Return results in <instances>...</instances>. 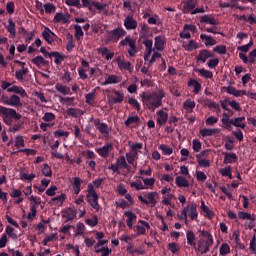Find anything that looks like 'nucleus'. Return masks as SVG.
Instances as JSON below:
<instances>
[{"label":"nucleus","instance_id":"nucleus-1","mask_svg":"<svg viewBox=\"0 0 256 256\" xmlns=\"http://www.w3.org/2000/svg\"><path fill=\"white\" fill-rule=\"evenodd\" d=\"M165 97V91L163 89L158 90V92H153L151 94H142V101L150 111H155L163 105V98Z\"/></svg>","mask_w":256,"mask_h":256},{"label":"nucleus","instance_id":"nucleus-2","mask_svg":"<svg viewBox=\"0 0 256 256\" xmlns=\"http://www.w3.org/2000/svg\"><path fill=\"white\" fill-rule=\"evenodd\" d=\"M0 117H2L5 125L11 127L13 125V119L19 121L21 114L17 113L15 109L0 106Z\"/></svg>","mask_w":256,"mask_h":256},{"label":"nucleus","instance_id":"nucleus-3","mask_svg":"<svg viewBox=\"0 0 256 256\" xmlns=\"http://www.w3.org/2000/svg\"><path fill=\"white\" fill-rule=\"evenodd\" d=\"M127 35V31L121 27H118L114 30L106 31V42L107 43H118L119 39L125 37Z\"/></svg>","mask_w":256,"mask_h":256},{"label":"nucleus","instance_id":"nucleus-4","mask_svg":"<svg viewBox=\"0 0 256 256\" xmlns=\"http://www.w3.org/2000/svg\"><path fill=\"white\" fill-rule=\"evenodd\" d=\"M127 45L130 47V49H128V55L130 57H135V55L139 53V48H137V40L128 35L125 37V39L119 42V47H127Z\"/></svg>","mask_w":256,"mask_h":256},{"label":"nucleus","instance_id":"nucleus-5","mask_svg":"<svg viewBox=\"0 0 256 256\" xmlns=\"http://www.w3.org/2000/svg\"><path fill=\"white\" fill-rule=\"evenodd\" d=\"M214 240H206L205 238L198 239L196 247H194L196 253H201V255H207L213 247Z\"/></svg>","mask_w":256,"mask_h":256},{"label":"nucleus","instance_id":"nucleus-6","mask_svg":"<svg viewBox=\"0 0 256 256\" xmlns=\"http://www.w3.org/2000/svg\"><path fill=\"white\" fill-rule=\"evenodd\" d=\"M109 169H111L113 173H117L119 175V173H121L119 169H126L127 171H131V166L127 164V160L125 159V156H120L118 157L115 164H111Z\"/></svg>","mask_w":256,"mask_h":256},{"label":"nucleus","instance_id":"nucleus-7","mask_svg":"<svg viewBox=\"0 0 256 256\" xmlns=\"http://www.w3.org/2000/svg\"><path fill=\"white\" fill-rule=\"evenodd\" d=\"M144 197H147L148 200ZM144 197L143 195H138L139 201L144 203V205H150L151 207H155V205H157V192H149L148 194H144Z\"/></svg>","mask_w":256,"mask_h":256},{"label":"nucleus","instance_id":"nucleus-8","mask_svg":"<svg viewBox=\"0 0 256 256\" xmlns=\"http://www.w3.org/2000/svg\"><path fill=\"white\" fill-rule=\"evenodd\" d=\"M139 223H141V225H136L134 227H132V229H134L135 231V235L134 237H139L140 235H145V233H147V230L151 229V225L149 224V222L145 221V220H139Z\"/></svg>","mask_w":256,"mask_h":256},{"label":"nucleus","instance_id":"nucleus-9","mask_svg":"<svg viewBox=\"0 0 256 256\" xmlns=\"http://www.w3.org/2000/svg\"><path fill=\"white\" fill-rule=\"evenodd\" d=\"M87 203L94 209L95 211H99L101 206L99 205V195L96 194H86Z\"/></svg>","mask_w":256,"mask_h":256},{"label":"nucleus","instance_id":"nucleus-10","mask_svg":"<svg viewBox=\"0 0 256 256\" xmlns=\"http://www.w3.org/2000/svg\"><path fill=\"white\" fill-rule=\"evenodd\" d=\"M156 115H157L156 123L160 127H162V125H165L167 121H169V113H167L165 110L157 111Z\"/></svg>","mask_w":256,"mask_h":256},{"label":"nucleus","instance_id":"nucleus-11","mask_svg":"<svg viewBox=\"0 0 256 256\" xmlns=\"http://www.w3.org/2000/svg\"><path fill=\"white\" fill-rule=\"evenodd\" d=\"M124 27H125V29H127V31H133V30L137 29V20H135L133 18V16L128 15L124 19Z\"/></svg>","mask_w":256,"mask_h":256},{"label":"nucleus","instance_id":"nucleus-12","mask_svg":"<svg viewBox=\"0 0 256 256\" xmlns=\"http://www.w3.org/2000/svg\"><path fill=\"white\" fill-rule=\"evenodd\" d=\"M214 57L213 53L207 49L200 50L196 60L201 61V63H206L208 59Z\"/></svg>","mask_w":256,"mask_h":256},{"label":"nucleus","instance_id":"nucleus-13","mask_svg":"<svg viewBox=\"0 0 256 256\" xmlns=\"http://www.w3.org/2000/svg\"><path fill=\"white\" fill-rule=\"evenodd\" d=\"M115 96L116 97L108 99V105L111 107L117 103H123V99H125V94H123L121 91H115Z\"/></svg>","mask_w":256,"mask_h":256},{"label":"nucleus","instance_id":"nucleus-14","mask_svg":"<svg viewBox=\"0 0 256 256\" xmlns=\"http://www.w3.org/2000/svg\"><path fill=\"white\" fill-rule=\"evenodd\" d=\"M186 239H187V245H190V247H197V236H195V232L192 230H188L186 232Z\"/></svg>","mask_w":256,"mask_h":256},{"label":"nucleus","instance_id":"nucleus-15","mask_svg":"<svg viewBox=\"0 0 256 256\" xmlns=\"http://www.w3.org/2000/svg\"><path fill=\"white\" fill-rule=\"evenodd\" d=\"M224 155V165H229L230 163H237L239 158L237 157V154L235 153H229V152H223Z\"/></svg>","mask_w":256,"mask_h":256},{"label":"nucleus","instance_id":"nucleus-16","mask_svg":"<svg viewBox=\"0 0 256 256\" xmlns=\"http://www.w3.org/2000/svg\"><path fill=\"white\" fill-rule=\"evenodd\" d=\"M165 37L164 36H156L154 39V47L156 51H164L165 50Z\"/></svg>","mask_w":256,"mask_h":256},{"label":"nucleus","instance_id":"nucleus-17","mask_svg":"<svg viewBox=\"0 0 256 256\" xmlns=\"http://www.w3.org/2000/svg\"><path fill=\"white\" fill-rule=\"evenodd\" d=\"M124 215L127 217L126 223L127 227L129 229H133V222L137 221V214H135L133 211L128 210L124 213Z\"/></svg>","mask_w":256,"mask_h":256},{"label":"nucleus","instance_id":"nucleus-18","mask_svg":"<svg viewBox=\"0 0 256 256\" xmlns=\"http://www.w3.org/2000/svg\"><path fill=\"white\" fill-rule=\"evenodd\" d=\"M42 37H43V39H45V41L49 45H52V43L55 41V37H57V35H55L53 33V31H51V29L47 28V30H44L42 32Z\"/></svg>","mask_w":256,"mask_h":256},{"label":"nucleus","instance_id":"nucleus-19","mask_svg":"<svg viewBox=\"0 0 256 256\" xmlns=\"http://www.w3.org/2000/svg\"><path fill=\"white\" fill-rule=\"evenodd\" d=\"M5 27L7 29V32L10 33V35H9L10 39H15V37L17 36V29H16V25L13 22L12 18H10L8 20V25Z\"/></svg>","mask_w":256,"mask_h":256},{"label":"nucleus","instance_id":"nucleus-20","mask_svg":"<svg viewBox=\"0 0 256 256\" xmlns=\"http://www.w3.org/2000/svg\"><path fill=\"white\" fill-rule=\"evenodd\" d=\"M62 217L64 219H67V221H73L75 217H77V212L73 208H67L65 210H62Z\"/></svg>","mask_w":256,"mask_h":256},{"label":"nucleus","instance_id":"nucleus-21","mask_svg":"<svg viewBox=\"0 0 256 256\" xmlns=\"http://www.w3.org/2000/svg\"><path fill=\"white\" fill-rule=\"evenodd\" d=\"M219 133H221L219 128H204L200 130V135L203 137H213V135H217Z\"/></svg>","mask_w":256,"mask_h":256},{"label":"nucleus","instance_id":"nucleus-22","mask_svg":"<svg viewBox=\"0 0 256 256\" xmlns=\"http://www.w3.org/2000/svg\"><path fill=\"white\" fill-rule=\"evenodd\" d=\"M197 3V0H187L183 6V13L187 14L191 13V11H194L195 7H197Z\"/></svg>","mask_w":256,"mask_h":256},{"label":"nucleus","instance_id":"nucleus-23","mask_svg":"<svg viewBox=\"0 0 256 256\" xmlns=\"http://www.w3.org/2000/svg\"><path fill=\"white\" fill-rule=\"evenodd\" d=\"M200 23H207L208 25H219V21L215 19V16L209 14L200 17Z\"/></svg>","mask_w":256,"mask_h":256},{"label":"nucleus","instance_id":"nucleus-24","mask_svg":"<svg viewBox=\"0 0 256 256\" xmlns=\"http://www.w3.org/2000/svg\"><path fill=\"white\" fill-rule=\"evenodd\" d=\"M188 207V216L192 221H195L197 217H199V213L197 212V204L195 202H192L191 205H189Z\"/></svg>","mask_w":256,"mask_h":256},{"label":"nucleus","instance_id":"nucleus-25","mask_svg":"<svg viewBox=\"0 0 256 256\" xmlns=\"http://www.w3.org/2000/svg\"><path fill=\"white\" fill-rule=\"evenodd\" d=\"M8 93H17V95H20L21 97H27V92L24 90L23 87L14 85L7 89Z\"/></svg>","mask_w":256,"mask_h":256},{"label":"nucleus","instance_id":"nucleus-26","mask_svg":"<svg viewBox=\"0 0 256 256\" xmlns=\"http://www.w3.org/2000/svg\"><path fill=\"white\" fill-rule=\"evenodd\" d=\"M200 39L202 41H205L206 47H213V45H217V40H215L213 37H211L209 35L201 34Z\"/></svg>","mask_w":256,"mask_h":256},{"label":"nucleus","instance_id":"nucleus-27","mask_svg":"<svg viewBox=\"0 0 256 256\" xmlns=\"http://www.w3.org/2000/svg\"><path fill=\"white\" fill-rule=\"evenodd\" d=\"M81 183H83V180H81V178H73L72 187L74 190V195H79V193H81Z\"/></svg>","mask_w":256,"mask_h":256},{"label":"nucleus","instance_id":"nucleus-28","mask_svg":"<svg viewBox=\"0 0 256 256\" xmlns=\"http://www.w3.org/2000/svg\"><path fill=\"white\" fill-rule=\"evenodd\" d=\"M226 91L229 93V95H234V97H243V95H247V91L236 90V88L233 86H229Z\"/></svg>","mask_w":256,"mask_h":256},{"label":"nucleus","instance_id":"nucleus-29","mask_svg":"<svg viewBox=\"0 0 256 256\" xmlns=\"http://www.w3.org/2000/svg\"><path fill=\"white\" fill-rule=\"evenodd\" d=\"M245 121V117H236L234 119H231L232 125L234 127H239L240 129H245V127H247V125L245 123H243Z\"/></svg>","mask_w":256,"mask_h":256},{"label":"nucleus","instance_id":"nucleus-30","mask_svg":"<svg viewBox=\"0 0 256 256\" xmlns=\"http://www.w3.org/2000/svg\"><path fill=\"white\" fill-rule=\"evenodd\" d=\"M32 63L36 65V67H45L49 65V61L45 60L43 56H36L32 59Z\"/></svg>","mask_w":256,"mask_h":256},{"label":"nucleus","instance_id":"nucleus-31","mask_svg":"<svg viewBox=\"0 0 256 256\" xmlns=\"http://www.w3.org/2000/svg\"><path fill=\"white\" fill-rule=\"evenodd\" d=\"M55 89L58 93H61L62 95H71V88L61 83H57L55 85Z\"/></svg>","mask_w":256,"mask_h":256},{"label":"nucleus","instance_id":"nucleus-32","mask_svg":"<svg viewBox=\"0 0 256 256\" xmlns=\"http://www.w3.org/2000/svg\"><path fill=\"white\" fill-rule=\"evenodd\" d=\"M50 55L55 58L54 63H56L57 65H61L63 61L67 59V56H65V54H61L57 51L51 52Z\"/></svg>","mask_w":256,"mask_h":256},{"label":"nucleus","instance_id":"nucleus-33","mask_svg":"<svg viewBox=\"0 0 256 256\" xmlns=\"http://www.w3.org/2000/svg\"><path fill=\"white\" fill-rule=\"evenodd\" d=\"M110 147H111V145L109 143H107L103 147L98 148L96 150V152L98 153V155H100V157H104L105 159H107V157H109V148Z\"/></svg>","mask_w":256,"mask_h":256},{"label":"nucleus","instance_id":"nucleus-34","mask_svg":"<svg viewBox=\"0 0 256 256\" xmlns=\"http://www.w3.org/2000/svg\"><path fill=\"white\" fill-rule=\"evenodd\" d=\"M139 159V153L138 152H128L126 153V160L129 163V165H135V161Z\"/></svg>","mask_w":256,"mask_h":256},{"label":"nucleus","instance_id":"nucleus-35","mask_svg":"<svg viewBox=\"0 0 256 256\" xmlns=\"http://www.w3.org/2000/svg\"><path fill=\"white\" fill-rule=\"evenodd\" d=\"M66 113L70 117H74V118L81 117V115H84V112L79 108H68L66 110Z\"/></svg>","mask_w":256,"mask_h":256},{"label":"nucleus","instance_id":"nucleus-36","mask_svg":"<svg viewBox=\"0 0 256 256\" xmlns=\"http://www.w3.org/2000/svg\"><path fill=\"white\" fill-rule=\"evenodd\" d=\"M141 30H140V37L142 39H145V37H149L151 35V28L147 24H141L140 25Z\"/></svg>","mask_w":256,"mask_h":256},{"label":"nucleus","instance_id":"nucleus-37","mask_svg":"<svg viewBox=\"0 0 256 256\" xmlns=\"http://www.w3.org/2000/svg\"><path fill=\"white\" fill-rule=\"evenodd\" d=\"M4 235H6V237L8 235V237L13 239V241H17L18 239L17 233H15V229H13L11 226H6Z\"/></svg>","mask_w":256,"mask_h":256},{"label":"nucleus","instance_id":"nucleus-38","mask_svg":"<svg viewBox=\"0 0 256 256\" xmlns=\"http://www.w3.org/2000/svg\"><path fill=\"white\" fill-rule=\"evenodd\" d=\"M196 73H199V76L204 77V79H211L213 77V72L205 68L196 69Z\"/></svg>","mask_w":256,"mask_h":256},{"label":"nucleus","instance_id":"nucleus-39","mask_svg":"<svg viewBox=\"0 0 256 256\" xmlns=\"http://www.w3.org/2000/svg\"><path fill=\"white\" fill-rule=\"evenodd\" d=\"M120 81L121 79H119V76L109 75L107 79L103 82V85H113L119 83Z\"/></svg>","mask_w":256,"mask_h":256},{"label":"nucleus","instance_id":"nucleus-40","mask_svg":"<svg viewBox=\"0 0 256 256\" xmlns=\"http://www.w3.org/2000/svg\"><path fill=\"white\" fill-rule=\"evenodd\" d=\"M182 47L185 51H195V49H199V44L195 40H190L188 44H184Z\"/></svg>","mask_w":256,"mask_h":256},{"label":"nucleus","instance_id":"nucleus-41","mask_svg":"<svg viewBox=\"0 0 256 256\" xmlns=\"http://www.w3.org/2000/svg\"><path fill=\"white\" fill-rule=\"evenodd\" d=\"M188 86L189 87H194L193 93H195V95H199V92L201 91V83H199V81L190 80L188 82Z\"/></svg>","mask_w":256,"mask_h":256},{"label":"nucleus","instance_id":"nucleus-42","mask_svg":"<svg viewBox=\"0 0 256 256\" xmlns=\"http://www.w3.org/2000/svg\"><path fill=\"white\" fill-rule=\"evenodd\" d=\"M175 183L177 187H189V181L183 176H177Z\"/></svg>","mask_w":256,"mask_h":256},{"label":"nucleus","instance_id":"nucleus-43","mask_svg":"<svg viewBox=\"0 0 256 256\" xmlns=\"http://www.w3.org/2000/svg\"><path fill=\"white\" fill-rule=\"evenodd\" d=\"M201 209L204 213H206V216L208 217V219H213L215 213H213V211H211V209H209V207L207 205H205V201L201 200Z\"/></svg>","mask_w":256,"mask_h":256},{"label":"nucleus","instance_id":"nucleus-44","mask_svg":"<svg viewBox=\"0 0 256 256\" xmlns=\"http://www.w3.org/2000/svg\"><path fill=\"white\" fill-rule=\"evenodd\" d=\"M128 145L130 147V152H132V153H139V151H141V149H143V143H141V142L132 144V142L129 141Z\"/></svg>","mask_w":256,"mask_h":256},{"label":"nucleus","instance_id":"nucleus-45","mask_svg":"<svg viewBox=\"0 0 256 256\" xmlns=\"http://www.w3.org/2000/svg\"><path fill=\"white\" fill-rule=\"evenodd\" d=\"M158 149H159L160 151H162V154H163V155H167V156L173 155V148L169 147V146L166 145V144H161V145L158 147Z\"/></svg>","mask_w":256,"mask_h":256},{"label":"nucleus","instance_id":"nucleus-46","mask_svg":"<svg viewBox=\"0 0 256 256\" xmlns=\"http://www.w3.org/2000/svg\"><path fill=\"white\" fill-rule=\"evenodd\" d=\"M139 179H142L145 187H147V189H152L155 185V178H143V177H139Z\"/></svg>","mask_w":256,"mask_h":256},{"label":"nucleus","instance_id":"nucleus-47","mask_svg":"<svg viewBox=\"0 0 256 256\" xmlns=\"http://www.w3.org/2000/svg\"><path fill=\"white\" fill-rule=\"evenodd\" d=\"M27 73H29V68H24L22 70H17L15 72V77H16L17 81H23V76L27 75Z\"/></svg>","mask_w":256,"mask_h":256},{"label":"nucleus","instance_id":"nucleus-48","mask_svg":"<svg viewBox=\"0 0 256 256\" xmlns=\"http://www.w3.org/2000/svg\"><path fill=\"white\" fill-rule=\"evenodd\" d=\"M42 175H44V177H53V170H51V166H49V164L43 165Z\"/></svg>","mask_w":256,"mask_h":256},{"label":"nucleus","instance_id":"nucleus-49","mask_svg":"<svg viewBox=\"0 0 256 256\" xmlns=\"http://www.w3.org/2000/svg\"><path fill=\"white\" fill-rule=\"evenodd\" d=\"M21 105V98L17 95H12L10 97V106L11 107H19Z\"/></svg>","mask_w":256,"mask_h":256},{"label":"nucleus","instance_id":"nucleus-50","mask_svg":"<svg viewBox=\"0 0 256 256\" xmlns=\"http://www.w3.org/2000/svg\"><path fill=\"white\" fill-rule=\"evenodd\" d=\"M229 253H231V247L229 246V244L223 243L220 246V255L225 256L229 255Z\"/></svg>","mask_w":256,"mask_h":256},{"label":"nucleus","instance_id":"nucleus-51","mask_svg":"<svg viewBox=\"0 0 256 256\" xmlns=\"http://www.w3.org/2000/svg\"><path fill=\"white\" fill-rule=\"evenodd\" d=\"M140 121L139 116H129L127 118V120L125 121V126L126 127H130L131 125H133V123H138Z\"/></svg>","mask_w":256,"mask_h":256},{"label":"nucleus","instance_id":"nucleus-52","mask_svg":"<svg viewBox=\"0 0 256 256\" xmlns=\"http://www.w3.org/2000/svg\"><path fill=\"white\" fill-rule=\"evenodd\" d=\"M98 131L101 133V135H109V126L106 123H101L100 126H98Z\"/></svg>","mask_w":256,"mask_h":256},{"label":"nucleus","instance_id":"nucleus-53","mask_svg":"<svg viewBox=\"0 0 256 256\" xmlns=\"http://www.w3.org/2000/svg\"><path fill=\"white\" fill-rule=\"evenodd\" d=\"M128 103H129V105H131V107L136 109V111H141V104L139 103V101H137V99L129 98Z\"/></svg>","mask_w":256,"mask_h":256},{"label":"nucleus","instance_id":"nucleus-54","mask_svg":"<svg viewBox=\"0 0 256 256\" xmlns=\"http://www.w3.org/2000/svg\"><path fill=\"white\" fill-rule=\"evenodd\" d=\"M187 213H189V206L184 207V209L182 210L181 214L179 215V219L184 221L185 225L189 224V222L187 220Z\"/></svg>","mask_w":256,"mask_h":256},{"label":"nucleus","instance_id":"nucleus-55","mask_svg":"<svg viewBox=\"0 0 256 256\" xmlns=\"http://www.w3.org/2000/svg\"><path fill=\"white\" fill-rule=\"evenodd\" d=\"M65 4L68 5V7H77V9H81V0H66Z\"/></svg>","mask_w":256,"mask_h":256},{"label":"nucleus","instance_id":"nucleus-56","mask_svg":"<svg viewBox=\"0 0 256 256\" xmlns=\"http://www.w3.org/2000/svg\"><path fill=\"white\" fill-rule=\"evenodd\" d=\"M130 187H134L136 189V191H141L143 189H147V187H145V185H143V182H141V180H137L135 182H132L130 184Z\"/></svg>","mask_w":256,"mask_h":256},{"label":"nucleus","instance_id":"nucleus-57","mask_svg":"<svg viewBox=\"0 0 256 256\" xmlns=\"http://www.w3.org/2000/svg\"><path fill=\"white\" fill-rule=\"evenodd\" d=\"M95 93L96 91L93 90L92 92L85 95L87 105H93V101H95Z\"/></svg>","mask_w":256,"mask_h":256},{"label":"nucleus","instance_id":"nucleus-58","mask_svg":"<svg viewBox=\"0 0 256 256\" xmlns=\"http://www.w3.org/2000/svg\"><path fill=\"white\" fill-rule=\"evenodd\" d=\"M66 196L65 194H61L60 196H56L54 198L51 199L52 203H54L55 205L59 204L63 205V203L65 202Z\"/></svg>","mask_w":256,"mask_h":256},{"label":"nucleus","instance_id":"nucleus-59","mask_svg":"<svg viewBox=\"0 0 256 256\" xmlns=\"http://www.w3.org/2000/svg\"><path fill=\"white\" fill-rule=\"evenodd\" d=\"M36 215H37V207H35V205H32L30 208V212L27 215L28 221H33Z\"/></svg>","mask_w":256,"mask_h":256},{"label":"nucleus","instance_id":"nucleus-60","mask_svg":"<svg viewBox=\"0 0 256 256\" xmlns=\"http://www.w3.org/2000/svg\"><path fill=\"white\" fill-rule=\"evenodd\" d=\"M214 51L219 55H225L227 53V46L225 45H218L214 47Z\"/></svg>","mask_w":256,"mask_h":256},{"label":"nucleus","instance_id":"nucleus-61","mask_svg":"<svg viewBox=\"0 0 256 256\" xmlns=\"http://www.w3.org/2000/svg\"><path fill=\"white\" fill-rule=\"evenodd\" d=\"M43 121H45V123H49L51 121H55V114L51 113V112H46L44 114V116L42 117Z\"/></svg>","mask_w":256,"mask_h":256},{"label":"nucleus","instance_id":"nucleus-62","mask_svg":"<svg viewBox=\"0 0 256 256\" xmlns=\"http://www.w3.org/2000/svg\"><path fill=\"white\" fill-rule=\"evenodd\" d=\"M6 10L9 15H13L15 13V2L10 1L6 4Z\"/></svg>","mask_w":256,"mask_h":256},{"label":"nucleus","instance_id":"nucleus-63","mask_svg":"<svg viewBox=\"0 0 256 256\" xmlns=\"http://www.w3.org/2000/svg\"><path fill=\"white\" fill-rule=\"evenodd\" d=\"M74 29H75V37L76 39H80L81 37H83V28H81L80 25H75L74 26Z\"/></svg>","mask_w":256,"mask_h":256},{"label":"nucleus","instance_id":"nucleus-64","mask_svg":"<svg viewBox=\"0 0 256 256\" xmlns=\"http://www.w3.org/2000/svg\"><path fill=\"white\" fill-rule=\"evenodd\" d=\"M110 252L109 247H102L95 250V253H102V256H109Z\"/></svg>","mask_w":256,"mask_h":256}]
</instances>
